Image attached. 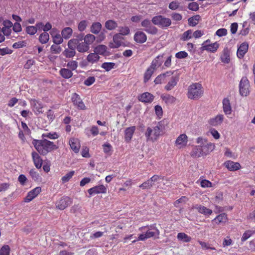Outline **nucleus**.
<instances>
[{"mask_svg":"<svg viewBox=\"0 0 255 255\" xmlns=\"http://www.w3.org/2000/svg\"><path fill=\"white\" fill-rule=\"evenodd\" d=\"M250 85L247 77H243L240 82L239 92L242 96H247L250 94Z\"/></svg>","mask_w":255,"mask_h":255,"instance_id":"4","label":"nucleus"},{"mask_svg":"<svg viewBox=\"0 0 255 255\" xmlns=\"http://www.w3.org/2000/svg\"><path fill=\"white\" fill-rule=\"evenodd\" d=\"M227 220V215L225 213H222L217 216L213 222H215L217 224L225 223Z\"/></svg>","mask_w":255,"mask_h":255,"instance_id":"33","label":"nucleus"},{"mask_svg":"<svg viewBox=\"0 0 255 255\" xmlns=\"http://www.w3.org/2000/svg\"><path fill=\"white\" fill-rule=\"evenodd\" d=\"M154 71L152 69H147L144 75V82L146 83L150 78Z\"/></svg>","mask_w":255,"mask_h":255,"instance_id":"47","label":"nucleus"},{"mask_svg":"<svg viewBox=\"0 0 255 255\" xmlns=\"http://www.w3.org/2000/svg\"><path fill=\"white\" fill-rule=\"evenodd\" d=\"M100 56L95 53H91L89 54L87 57V61L91 63L97 62L99 61Z\"/></svg>","mask_w":255,"mask_h":255,"instance_id":"36","label":"nucleus"},{"mask_svg":"<svg viewBox=\"0 0 255 255\" xmlns=\"http://www.w3.org/2000/svg\"><path fill=\"white\" fill-rule=\"evenodd\" d=\"M42 137L43 139L44 138V137H47L51 139H55L58 138L59 135L56 132L53 133L49 132L42 134Z\"/></svg>","mask_w":255,"mask_h":255,"instance_id":"46","label":"nucleus"},{"mask_svg":"<svg viewBox=\"0 0 255 255\" xmlns=\"http://www.w3.org/2000/svg\"><path fill=\"white\" fill-rule=\"evenodd\" d=\"M32 160L34 165L37 169L41 168L43 160L39 156V154L35 151H33L31 153Z\"/></svg>","mask_w":255,"mask_h":255,"instance_id":"15","label":"nucleus"},{"mask_svg":"<svg viewBox=\"0 0 255 255\" xmlns=\"http://www.w3.org/2000/svg\"><path fill=\"white\" fill-rule=\"evenodd\" d=\"M79 42L77 40L73 38L70 40L68 42V47H71L75 50V48L77 47V45H78Z\"/></svg>","mask_w":255,"mask_h":255,"instance_id":"53","label":"nucleus"},{"mask_svg":"<svg viewBox=\"0 0 255 255\" xmlns=\"http://www.w3.org/2000/svg\"><path fill=\"white\" fill-rule=\"evenodd\" d=\"M198 243L201 246L202 249H205V250L210 249L211 250H216L215 248L211 247L210 246V245L208 243H206L205 242H202L201 241H198Z\"/></svg>","mask_w":255,"mask_h":255,"instance_id":"61","label":"nucleus"},{"mask_svg":"<svg viewBox=\"0 0 255 255\" xmlns=\"http://www.w3.org/2000/svg\"><path fill=\"white\" fill-rule=\"evenodd\" d=\"M67 66L71 70H75L78 67V62L76 61H70L68 62Z\"/></svg>","mask_w":255,"mask_h":255,"instance_id":"59","label":"nucleus"},{"mask_svg":"<svg viewBox=\"0 0 255 255\" xmlns=\"http://www.w3.org/2000/svg\"><path fill=\"white\" fill-rule=\"evenodd\" d=\"M152 132H153V129L149 127L147 128L146 131L145 133V135L147 140H154L153 136L151 137V135L152 134Z\"/></svg>","mask_w":255,"mask_h":255,"instance_id":"62","label":"nucleus"},{"mask_svg":"<svg viewBox=\"0 0 255 255\" xmlns=\"http://www.w3.org/2000/svg\"><path fill=\"white\" fill-rule=\"evenodd\" d=\"M202 86L198 83L191 85L188 91V97L192 100H197L203 95Z\"/></svg>","mask_w":255,"mask_h":255,"instance_id":"2","label":"nucleus"},{"mask_svg":"<svg viewBox=\"0 0 255 255\" xmlns=\"http://www.w3.org/2000/svg\"><path fill=\"white\" fill-rule=\"evenodd\" d=\"M169 8L171 10H176L178 8H180V10H182V6L180 7L179 3L177 1H173L171 2L168 6Z\"/></svg>","mask_w":255,"mask_h":255,"instance_id":"49","label":"nucleus"},{"mask_svg":"<svg viewBox=\"0 0 255 255\" xmlns=\"http://www.w3.org/2000/svg\"><path fill=\"white\" fill-rule=\"evenodd\" d=\"M190 155L194 158H197L203 156L200 145L194 147L191 151Z\"/></svg>","mask_w":255,"mask_h":255,"instance_id":"28","label":"nucleus"},{"mask_svg":"<svg viewBox=\"0 0 255 255\" xmlns=\"http://www.w3.org/2000/svg\"><path fill=\"white\" fill-rule=\"evenodd\" d=\"M73 30L71 28L66 27L63 29L61 31V35L63 38L65 39H69L72 35Z\"/></svg>","mask_w":255,"mask_h":255,"instance_id":"34","label":"nucleus"},{"mask_svg":"<svg viewBox=\"0 0 255 255\" xmlns=\"http://www.w3.org/2000/svg\"><path fill=\"white\" fill-rule=\"evenodd\" d=\"M59 73L65 79H69L73 76V73L71 70L66 68L61 69Z\"/></svg>","mask_w":255,"mask_h":255,"instance_id":"31","label":"nucleus"},{"mask_svg":"<svg viewBox=\"0 0 255 255\" xmlns=\"http://www.w3.org/2000/svg\"><path fill=\"white\" fill-rule=\"evenodd\" d=\"M50 50L52 53L58 54L61 51L62 48L60 46L56 44L52 45L50 47Z\"/></svg>","mask_w":255,"mask_h":255,"instance_id":"55","label":"nucleus"},{"mask_svg":"<svg viewBox=\"0 0 255 255\" xmlns=\"http://www.w3.org/2000/svg\"><path fill=\"white\" fill-rule=\"evenodd\" d=\"M216 34L219 37L225 36L227 34V30L224 28H220L217 30Z\"/></svg>","mask_w":255,"mask_h":255,"instance_id":"64","label":"nucleus"},{"mask_svg":"<svg viewBox=\"0 0 255 255\" xmlns=\"http://www.w3.org/2000/svg\"><path fill=\"white\" fill-rule=\"evenodd\" d=\"M25 31L27 34L33 35L37 32V27L35 26H28L26 27Z\"/></svg>","mask_w":255,"mask_h":255,"instance_id":"51","label":"nucleus"},{"mask_svg":"<svg viewBox=\"0 0 255 255\" xmlns=\"http://www.w3.org/2000/svg\"><path fill=\"white\" fill-rule=\"evenodd\" d=\"M107 47L105 45H99L94 49V52L100 55H104L107 51Z\"/></svg>","mask_w":255,"mask_h":255,"instance_id":"37","label":"nucleus"},{"mask_svg":"<svg viewBox=\"0 0 255 255\" xmlns=\"http://www.w3.org/2000/svg\"><path fill=\"white\" fill-rule=\"evenodd\" d=\"M75 173L74 171H71L66 174L64 176L62 177V181L63 183H66L68 182L74 175Z\"/></svg>","mask_w":255,"mask_h":255,"instance_id":"48","label":"nucleus"},{"mask_svg":"<svg viewBox=\"0 0 255 255\" xmlns=\"http://www.w3.org/2000/svg\"><path fill=\"white\" fill-rule=\"evenodd\" d=\"M223 111L226 115H230L232 113V108L230 100L228 98H224L223 100Z\"/></svg>","mask_w":255,"mask_h":255,"instance_id":"21","label":"nucleus"},{"mask_svg":"<svg viewBox=\"0 0 255 255\" xmlns=\"http://www.w3.org/2000/svg\"><path fill=\"white\" fill-rule=\"evenodd\" d=\"M248 48L249 44L247 42L242 43L237 50V55L238 57L240 59L243 58L248 52Z\"/></svg>","mask_w":255,"mask_h":255,"instance_id":"10","label":"nucleus"},{"mask_svg":"<svg viewBox=\"0 0 255 255\" xmlns=\"http://www.w3.org/2000/svg\"><path fill=\"white\" fill-rule=\"evenodd\" d=\"M10 248L8 245H4L0 250V255H9Z\"/></svg>","mask_w":255,"mask_h":255,"instance_id":"52","label":"nucleus"},{"mask_svg":"<svg viewBox=\"0 0 255 255\" xmlns=\"http://www.w3.org/2000/svg\"><path fill=\"white\" fill-rule=\"evenodd\" d=\"M200 18V16L199 15H196L190 17L188 19L189 24L192 26H195L197 24V22L196 21H199Z\"/></svg>","mask_w":255,"mask_h":255,"instance_id":"43","label":"nucleus"},{"mask_svg":"<svg viewBox=\"0 0 255 255\" xmlns=\"http://www.w3.org/2000/svg\"><path fill=\"white\" fill-rule=\"evenodd\" d=\"M123 39L122 36L120 35V34H116L113 36V43H110L109 46L112 48H118L120 47L122 45V40Z\"/></svg>","mask_w":255,"mask_h":255,"instance_id":"12","label":"nucleus"},{"mask_svg":"<svg viewBox=\"0 0 255 255\" xmlns=\"http://www.w3.org/2000/svg\"><path fill=\"white\" fill-rule=\"evenodd\" d=\"M224 120L223 115H218L215 118L211 119L209 121V124L213 126H217L221 125Z\"/></svg>","mask_w":255,"mask_h":255,"instance_id":"24","label":"nucleus"},{"mask_svg":"<svg viewBox=\"0 0 255 255\" xmlns=\"http://www.w3.org/2000/svg\"><path fill=\"white\" fill-rule=\"evenodd\" d=\"M120 35H127L129 33V28L127 27H121L119 29Z\"/></svg>","mask_w":255,"mask_h":255,"instance_id":"60","label":"nucleus"},{"mask_svg":"<svg viewBox=\"0 0 255 255\" xmlns=\"http://www.w3.org/2000/svg\"><path fill=\"white\" fill-rule=\"evenodd\" d=\"M26 46V43L25 41H21L15 42L13 44L12 47L15 49L19 48L25 47Z\"/></svg>","mask_w":255,"mask_h":255,"instance_id":"57","label":"nucleus"},{"mask_svg":"<svg viewBox=\"0 0 255 255\" xmlns=\"http://www.w3.org/2000/svg\"><path fill=\"white\" fill-rule=\"evenodd\" d=\"M107 189L103 185L96 186L88 190V192L90 196L99 193H105Z\"/></svg>","mask_w":255,"mask_h":255,"instance_id":"9","label":"nucleus"},{"mask_svg":"<svg viewBox=\"0 0 255 255\" xmlns=\"http://www.w3.org/2000/svg\"><path fill=\"white\" fill-rule=\"evenodd\" d=\"M72 203V199L67 196H63L57 200L55 203L56 208L63 210Z\"/></svg>","mask_w":255,"mask_h":255,"instance_id":"6","label":"nucleus"},{"mask_svg":"<svg viewBox=\"0 0 255 255\" xmlns=\"http://www.w3.org/2000/svg\"><path fill=\"white\" fill-rule=\"evenodd\" d=\"M151 20L148 19H144L141 23L142 27H144L143 30L149 34L155 35L158 32V29L152 25Z\"/></svg>","mask_w":255,"mask_h":255,"instance_id":"5","label":"nucleus"},{"mask_svg":"<svg viewBox=\"0 0 255 255\" xmlns=\"http://www.w3.org/2000/svg\"><path fill=\"white\" fill-rule=\"evenodd\" d=\"M224 165L230 171H236L240 169L241 167L239 163L234 162L231 160L226 161Z\"/></svg>","mask_w":255,"mask_h":255,"instance_id":"18","label":"nucleus"},{"mask_svg":"<svg viewBox=\"0 0 255 255\" xmlns=\"http://www.w3.org/2000/svg\"><path fill=\"white\" fill-rule=\"evenodd\" d=\"M102 29V24L99 22H94L91 27L90 31L94 34H98Z\"/></svg>","mask_w":255,"mask_h":255,"instance_id":"30","label":"nucleus"},{"mask_svg":"<svg viewBox=\"0 0 255 255\" xmlns=\"http://www.w3.org/2000/svg\"><path fill=\"white\" fill-rule=\"evenodd\" d=\"M69 144L71 149L75 152L78 153L79 151L80 145L77 139L72 138L69 141Z\"/></svg>","mask_w":255,"mask_h":255,"instance_id":"26","label":"nucleus"},{"mask_svg":"<svg viewBox=\"0 0 255 255\" xmlns=\"http://www.w3.org/2000/svg\"><path fill=\"white\" fill-rule=\"evenodd\" d=\"M30 104L36 115L42 113L43 105L40 101L36 99H31Z\"/></svg>","mask_w":255,"mask_h":255,"instance_id":"11","label":"nucleus"},{"mask_svg":"<svg viewBox=\"0 0 255 255\" xmlns=\"http://www.w3.org/2000/svg\"><path fill=\"white\" fill-rule=\"evenodd\" d=\"M138 99L142 102L151 103L154 99V96L148 92H145L139 96Z\"/></svg>","mask_w":255,"mask_h":255,"instance_id":"20","label":"nucleus"},{"mask_svg":"<svg viewBox=\"0 0 255 255\" xmlns=\"http://www.w3.org/2000/svg\"><path fill=\"white\" fill-rule=\"evenodd\" d=\"M177 238L178 241L184 243H189L191 241V238L184 233H179Z\"/></svg>","mask_w":255,"mask_h":255,"instance_id":"32","label":"nucleus"},{"mask_svg":"<svg viewBox=\"0 0 255 255\" xmlns=\"http://www.w3.org/2000/svg\"><path fill=\"white\" fill-rule=\"evenodd\" d=\"M153 139L154 140H155L157 139V138L159 137V136L160 135V132H161L162 130L161 128H160L159 125H157L155 126L153 128Z\"/></svg>","mask_w":255,"mask_h":255,"instance_id":"45","label":"nucleus"},{"mask_svg":"<svg viewBox=\"0 0 255 255\" xmlns=\"http://www.w3.org/2000/svg\"><path fill=\"white\" fill-rule=\"evenodd\" d=\"M188 8L192 11H197L199 8V4L196 2H192L188 4Z\"/></svg>","mask_w":255,"mask_h":255,"instance_id":"58","label":"nucleus"},{"mask_svg":"<svg viewBox=\"0 0 255 255\" xmlns=\"http://www.w3.org/2000/svg\"><path fill=\"white\" fill-rule=\"evenodd\" d=\"M151 228L150 230L147 231L145 233L147 239L153 237H156L157 238H158V236L159 235V230L154 227H151Z\"/></svg>","mask_w":255,"mask_h":255,"instance_id":"27","label":"nucleus"},{"mask_svg":"<svg viewBox=\"0 0 255 255\" xmlns=\"http://www.w3.org/2000/svg\"><path fill=\"white\" fill-rule=\"evenodd\" d=\"M41 191L40 187H36L30 191H29L26 197L24 198L25 202H29L33 199L35 198Z\"/></svg>","mask_w":255,"mask_h":255,"instance_id":"8","label":"nucleus"},{"mask_svg":"<svg viewBox=\"0 0 255 255\" xmlns=\"http://www.w3.org/2000/svg\"><path fill=\"white\" fill-rule=\"evenodd\" d=\"M136 128L135 126H131L127 128L125 130V141L129 142L133 136V134Z\"/></svg>","mask_w":255,"mask_h":255,"instance_id":"16","label":"nucleus"},{"mask_svg":"<svg viewBox=\"0 0 255 255\" xmlns=\"http://www.w3.org/2000/svg\"><path fill=\"white\" fill-rule=\"evenodd\" d=\"M152 23L162 28L169 26L171 24V20L168 18L164 17L161 15L153 16L151 19Z\"/></svg>","mask_w":255,"mask_h":255,"instance_id":"3","label":"nucleus"},{"mask_svg":"<svg viewBox=\"0 0 255 255\" xmlns=\"http://www.w3.org/2000/svg\"><path fill=\"white\" fill-rule=\"evenodd\" d=\"M29 175L34 181L38 182L41 180L40 176L34 169H32L29 171Z\"/></svg>","mask_w":255,"mask_h":255,"instance_id":"41","label":"nucleus"},{"mask_svg":"<svg viewBox=\"0 0 255 255\" xmlns=\"http://www.w3.org/2000/svg\"><path fill=\"white\" fill-rule=\"evenodd\" d=\"M200 146L203 156L209 154V153L213 151L215 148V145L211 142H207L204 144L200 145Z\"/></svg>","mask_w":255,"mask_h":255,"instance_id":"13","label":"nucleus"},{"mask_svg":"<svg viewBox=\"0 0 255 255\" xmlns=\"http://www.w3.org/2000/svg\"><path fill=\"white\" fill-rule=\"evenodd\" d=\"M179 81V77L177 76H173L171 80L168 82L164 88L166 91L171 90L177 84Z\"/></svg>","mask_w":255,"mask_h":255,"instance_id":"23","label":"nucleus"},{"mask_svg":"<svg viewBox=\"0 0 255 255\" xmlns=\"http://www.w3.org/2000/svg\"><path fill=\"white\" fill-rule=\"evenodd\" d=\"M69 49H66L62 52V54L66 58H72L75 55L76 51L73 48L68 47Z\"/></svg>","mask_w":255,"mask_h":255,"instance_id":"38","label":"nucleus"},{"mask_svg":"<svg viewBox=\"0 0 255 255\" xmlns=\"http://www.w3.org/2000/svg\"><path fill=\"white\" fill-rule=\"evenodd\" d=\"M95 38V36L94 35L88 34L84 38V42L89 46L94 42Z\"/></svg>","mask_w":255,"mask_h":255,"instance_id":"42","label":"nucleus"},{"mask_svg":"<svg viewBox=\"0 0 255 255\" xmlns=\"http://www.w3.org/2000/svg\"><path fill=\"white\" fill-rule=\"evenodd\" d=\"M32 143L38 152L42 155H46L48 152L58 148L53 142L45 138L40 140L33 139Z\"/></svg>","mask_w":255,"mask_h":255,"instance_id":"1","label":"nucleus"},{"mask_svg":"<svg viewBox=\"0 0 255 255\" xmlns=\"http://www.w3.org/2000/svg\"><path fill=\"white\" fill-rule=\"evenodd\" d=\"M219 47V44L217 42L214 43L209 44L208 45L202 46L200 49L201 51L206 50L209 52L214 53Z\"/></svg>","mask_w":255,"mask_h":255,"instance_id":"17","label":"nucleus"},{"mask_svg":"<svg viewBox=\"0 0 255 255\" xmlns=\"http://www.w3.org/2000/svg\"><path fill=\"white\" fill-rule=\"evenodd\" d=\"M49 39V35L47 32H43L39 36V41L41 44L46 43Z\"/></svg>","mask_w":255,"mask_h":255,"instance_id":"39","label":"nucleus"},{"mask_svg":"<svg viewBox=\"0 0 255 255\" xmlns=\"http://www.w3.org/2000/svg\"><path fill=\"white\" fill-rule=\"evenodd\" d=\"M115 63L113 62H104L102 64V68L106 71H109L114 68Z\"/></svg>","mask_w":255,"mask_h":255,"instance_id":"44","label":"nucleus"},{"mask_svg":"<svg viewBox=\"0 0 255 255\" xmlns=\"http://www.w3.org/2000/svg\"><path fill=\"white\" fill-rule=\"evenodd\" d=\"M161 98L167 105L174 104L176 100L174 97L169 94L162 95Z\"/></svg>","mask_w":255,"mask_h":255,"instance_id":"25","label":"nucleus"},{"mask_svg":"<svg viewBox=\"0 0 255 255\" xmlns=\"http://www.w3.org/2000/svg\"><path fill=\"white\" fill-rule=\"evenodd\" d=\"M193 209L197 210L200 213L204 215H210L213 213L212 210L200 204H196L193 206Z\"/></svg>","mask_w":255,"mask_h":255,"instance_id":"14","label":"nucleus"},{"mask_svg":"<svg viewBox=\"0 0 255 255\" xmlns=\"http://www.w3.org/2000/svg\"><path fill=\"white\" fill-rule=\"evenodd\" d=\"M147 39L146 34L142 31H137L134 35V40L139 43H144Z\"/></svg>","mask_w":255,"mask_h":255,"instance_id":"19","label":"nucleus"},{"mask_svg":"<svg viewBox=\"0 0 255 255\" xmlns=\"http://www.w3.org/2000/svg\"><path fill=\"white\" fill-rule=\"evenodd\" d=\"M95 82V78L93 76L89 77L84 81V84L86 86H89L93 84Z\"/></svg>","mask_w":255,"mask_h":255,"instance_id":"63","label":"nucleus"},{"mask_svg":"<svg viewBox=\"0 0 255 255\" xmlns=\"http://www.w3.org/2000/svg\"><path fill=\"white\" fill-rule=\"evenodd\" d=\"M71 100L74 105H76L79 109L85 110L86 107L80 97V96L76 93L72 94Z\"/></svg>","mask_w":255,"mask_h":255,"instance_id":"7","label":"nucleus"},{"mask_svg":"<svg viewBox=\"0 0 255 255\" xmlns=\"http://www.w3.org/2000/svg\"><path fill=\"white\" fill-rule=\"evenodd\" d=\"M87 26V21L86 20H83L81 21L78 25V30L80 31H83L86 28Z\"/></svg>","mask_w":255,"mask_h":255,"instance_id":"56","label":"nucleus"},{"mask_svg":"<svg viewBox=\"0 0 255 255\" xmlns=\"http://www.w3.org/2000/svg\"><path fill=\"white\" fill-rule=\"evenodd\" d=\"M230 51L229 49L226 47L224 49L222 54L221 55V60L222 62L228 64L230 61Z\"/></svg>","mask_w":255,"mask_h":255,"instance_id":"22","label":"nucleus"},{"mask_svg":"<svg viewBox=\"0 0 255 255\" xmlns=\"http://www.w3.org/2000/svg\"><path fill=\"white\" fill-rule=\"evenodd\" d=\"M187 142V136L185 134H182L180 135L175 141V143L177 145L184 146L186 144Z\"/></svg>","mask_w":255,"mask_h":255,"instance_id":"29","label":"nucleus"},{"mask_svg":"<svg viewBox=\"0 0 255 255\" xmlns=\"http://www.w3.org/2000/svg\"><path fill=\"white\" fill-rule=\"evenodd\" d=\"M53 42L57 45L62 43L63 41V37L59 34H56L53 38Z\"/></svg>","mask_w":255,"mask_h":255,"instance_id":"54","label":"nucleus"},{"mask_svg":"<svg viewBox=\"0 0 255 255\" xmlns=\"http://www.w3.org/2000/svg\"><path fill=\"white\" fill-rule=\"evenodd\" d=\"M105 26L107 29L112 30L118 27V23L113 20H108L105 22Z\"/></svg>","mask_w":255,"mask_h":255,"instance_id":"35","label":"nucleus"},{"mask_svg":"<svg viewBox=\"0 0 255 255\" xmlns=\"http://www.w3.org/2000/svg\"><path fill=\"white\" fill-rule=\"evenodd\" d=\"M77 49L80 52H85L88 51L89 46L85 42L79 43L77 45Z\"/></svg>","mask_w":255,"mask_h":255,"instance_id":"40","label":"nucleus"},{"mask_svg":"<svg viewBox=\"0 0 255 255\" xmlns=\"http://www.w3.org/2000/svg\"><path fill=\"white\" fill-rule=\"evenodd\" d=\"M192 33V31L191 30H188L187 31L184 32L181 37V39L183 41H186L189 40L191 38V34Z\"/></svg>","mask_w":255,"mask_h":255,"instance_id":"50","label":"nucleus"}]
</instances>
